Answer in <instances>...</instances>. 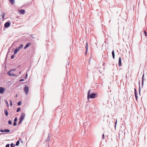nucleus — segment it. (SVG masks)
I'll list each match as a JSON object with an SVG mask.
<instances>
[{
	"instance_id": "33",
	"label": "nucleus",
	"mask_w": 147,
	"mask_h": 147,
	"mask_svg": "<svg viewBox=\"0 0 147 147\" xmlns=\"http://www.w3.org/2000/svg\"><path fill=\"white\" fill-rule=\"evenodd\" d=\"M23 46V45L22 44H21L20 46H19L21 48H22Z\"/></svg>"
},
{
	"instance_id": "14",
	"label": "nucleus",
	"mask_w": 147,
	"mask_h": 147,
	"mask_svg": "<svg viewBox=\"0 0 147 147\" xmlns=\"http://www.w3.org/2000/svg\"><path fill=\"white\" fill-rule=\"evenodd\" d=\"M112 55L113 58V59H115V55L114 51L113 50V51H112Z\"/></svg>"
},
{
	"instance_id": "5",
	"label": "nucleus",
	"mask_w": 147,
	"mask_h": 147,
	"mask_svg": "<svg viewBox=\"0 0 147 147\" xmlns=\"http://www.w3.org/2000/svg\"><path fill=\"white\" fill-rule=\"evenodd\" d=\"M25 117V114L24 113H21L19 119L23 121Z\"/></svg>"
},
{
	"instance_id": "44",
	"label": "nucleus",
	"mask_w": 147,
	"mask_h": 147,
	"mask_svg": "<svg viewBox=\"0 0 147 147\" xmlns=\"http://www.w3.org/2000/svg\"><path fill=\"white\" fill-rule=\"evenodd\" d=\"M19 74H21V71H20V72H19Z\"/></svg>"
},
{
	"instance_id": "46",
	"label": "nucleus",
	"mask_w": 147,
	"mask_h": 147,
	"mask_svg": "<svg viewBox=\"0 0 147 147\" xmlns=\"http://www.w3.org/2000/svg\"><path fill=\"white\" fill-rule=\"evenodd\" d=\"M17 95H16V97H17Z\"/></svg>"
},
{
	"instance_id": "40",
	"label": "nucleus",
	"mask_w": 147,
	"mask_h": 147,
	"mask_svg": "<svg viewBox=\"0 0 147 147\" xmlns=\"http://www.w3.org/2000/svg\"><path fill=\"white\" fill-rule=\"evenodd\" d=\"M15 69H10L9 71H15Z\"/></svg>"
},
{
	"instance_id": "4",
	"label": "nucleus",
	"mask_w": 147,
	"mask_h": 147,
	"mask_svg": "<svg viewBox=\"0 0 147 147\" xmlns=\"http://www.w3.org/2000/svg\"><path fill=\"white\" fill-rule=\"evenodd\" d=\"M10 25V22L9 21H8L6 22L4 24V26L5 28H8L9 27Z\"/></svg>"
},
{
	"instance_id": "23",
	"label": "nucleus",
	"mask_w": 147,
	"mask_h": 147,
	"mask_svg": "<svg viewBox=\"0 0 147 147\" xmlns=\"http://www.w3.org/2000/svg\"><path fill=\"white\" fill-rule=\"evenodd\" d=\"M5 100L6 103L7 104V107H9V105L8 104V102L7 100Z\"/></svg>"
},
{
	"instance_id": "9",
	"label": "nucleus",
	"mask_w": 147,
	"mask_h": 147,
	"mask_svg": "<svg viewBox=\"0 0 147 147\" xmlns=\"http://www.w3.org/2000/svg\"><path fill=\"white\" fill-rule=\"evenodd\" d=\"M51 140L50 136L49 134L48 135L47 138L46 140V142H49Z\"/></svg>"
},
{
	"instance_id": "37",
	"label": "nucleus",
	"mask_w": 147,
	"mask_h": 147,
	"mask_svg": "<svg viewBox=\"0 0 147 147\" xmlns=\"http://www.w3.org/2000/svg\"><path fill=\"white\" fill-rule=\"evenodd\" d=\"M104 137H105V136H104V134H103L102 135V139H104Z\"/></svg>"
},
{
	"instance_id": "36",
	"label": "nucleus",
	"mask_w": 147,
	"mask_h": 147,
	"mask_svg": "<svg viewBox=\"0 0 147 147\" xmlns=\"http://www.w3.org/2000/svg\"><path fill=\"white\" fill-rule=\"evenodd\" d=\"M0 131L1 132H4V130L1 129L0 130Z\"/></svg>"
},
{
	"instance_id": "32",
	"label": "nucleus",
	"mask_w": 147,
	"mask_h": 147,
	"mask_svg": "<svg viewBox=\"0 0 147 147\" xmlns=\"http://www.w3.org/2000/svg\"><path fill=\"white\" fill-rule=\"evenodd\" d=\"M10 145L9 144H7L6 145L5 147H9Z\"/></svg>"
},
{
	"instance_id": "21",
	"label": "nucleus",
	"mask_w": 147,
	"mask_h": 147,
	"mask_svg": "<svg viewBox=\"0 0 147 147\" xmlns=\"http://www.w3.org/2000/svg\"><path fill=\"white\" fill-rule=\"evenodd\" d=\"M10 131L8 129H4V132H8Z\"/></svg>"
},
{
	"instance_id": "39",
	"label": "nucleus",
	"mask_w": 147,
	"mask_h": 147,
	"mask_svg": "<svg viewBox=\"0 0 147 147\" xmlns=\"http://www.w3.org/2000/svg\"><path fill=\"white\" fill-rule=\"evenodd\" d=\"M17 48L19 50H20V49H22V48H21L20 47H17Z\"/></svg>"
},
{
	"instance_id": "25",
	"label": "nucleus",
	"mask_w": 147,
	"mask_h": 147,
	"mask_svg": "<svg viewBox=\"0 0 147 147\" xmlns=\"http://www.w3.org/2000/svg\"><path fill=\"white\" fill-rule=\"evenodd\" d=\"M10 147H15V145L12 143L10 144Z\"/></svg>"
},
{
	"instance_id": "16",
	"label": "nucleus",
	"mask_w": 147,
	"mask_h": 147,
	"mask_svg": "<svg viewBox=\"0 0 147 147\" xmlns=\"http://www.w3.org/2000/svg\"><path fill=\"white\" fill-rule=\"evenodd\" d=\"M144 74H143V76H142V87L143 86V84H144Z\"/></svg>"
},
{
	"instance_id": "19",
	"label": "nucleus",
	"mask_w": 147,
	"mask_h": 147,
	"mask_svg": "<svg viewBox=\"0 0 147 147\" xmlns=\"http://www.w3.org/2000/svg\"><path fill=\"white\" fill-rule=\"evenodd\" d=\"M14 1L15 0H9V2L12 5H13L14 3Z\"/></svg>"
},
{
	"instance_id": "31",
	"label": "nucleus",
	"mask_w": 147,
	"mask_h": 147,
	"mask_svg": "<svg viewBox=\"0 0 147 147\" xmlns=\"http://www.w3.org/2000/svg\"><path fill=\"white\" fill-rule=\"evenodd\" d=\"M14 57H15V56H14V55H12L11 56V59H13Z\"/></svg>"
},
{
	"instance_id": "15",
	"label": "nucleus",
	"mask_w": 147,
	"mask_h": 147,
	"mask_svg": "<svg viewBox=\"0 0 147 147\" xmlns=\"http://www.w3.org/2000/svg\"><path fill=\"white\" fill-rule=\"evenodd\" d=\"M4 113H5V114L6 116H7L8 115V111H7V110L6 109H5V110H4Z\"/></svg>"
},
{
	"instance_id": "8",
	"label": "nucleus",
	"mask_w": 147,
	"mask_h": 147,
	"mask_svg": "<svg viewBox=\"0 0 147 147\" xmlns=\"http://www.w3.org/2000/svg\"><path fill=\"white\" fill-rule=\"evenodd\" d=\"M85 49H86V51H85V54L86 55L87 53L88 50V44L87 42L86 43V47H85Z\"/></svg>"
},
{
	"instance_id": "42",
	"label": "nucleus",
	"mask_w": 147,
	"mask_h": 147,
	"mask_svg": "<svg viewBox=\"0 0 147 147\" xmlns=\"http://www.w3.org/2000/svg\"><path fill=\"white\" fill-rule=\"evenodd\" d=\"M10 105H11V106H12V102H10Z\"/></svg>"
},
{
	"instance_id": "12",
	"label": "nucleus",
	"mask_w": 147,
	"mask_h": 147,
	"mask_svg": "<svg viewBox=\"0 0 147 147\" xmlns=\"http://www.w3.org/2000/svg\"><path fill=\"white\" fill-rule=\"evenodd\" d=\"M19 12L22 14H24L25 13V11L24 9H21L19 11Z\"/></svg>"
},
{
	"instance_id": "35",
	"label": "nucleus",
	"mask_w": 147,
	"mask_h": 147,
	"mask_svg": "<svg viewBox=\"0 0 147 147\" xmlns=\"http://www.w3.org/2000/svg\"><path fill=\"white\" fill-rule=\"evenodd\" d=\"M144 34H145V35L146 36H147V34L146 31L144 30Z\"/></svg>"
},
{
	"instance_id": "2",
	"label": "nucleus",
	"mask_w": 147,
	"mask_h": 147,
	"mask_svg": "<svg viewBox=\"0 0 147 147\" xmlns=\"http://www.w3.org/2000/svg\"><path fill=\"white\" fill-rule=\"evenodd\" d=\"M11 72V71H8L7 72V74L8 75H9L10 76H11L15 77V76H17V74H14L13 73H12Z\"/></svg>"
},
{
	"instance_id": "20",
	"label": "nucleus",
	"mask_w": 147,
	"mask_h": 147,
	"mask_svg": "<svg viewBox=\"0 0 147 147\" xmlns=\"http://www.w3.org/2000/svg\"><path fill=\"white\" fill-rule=\"evenodd\" d=\"M5 15V13H2V14L1 15V16L2 17V19H4V16Z\"/></svg>"
},
{
	"instance_id": "43",
	"label": "nucleus",
	"mask_w": 147,
	"mask_h": 147,
	"mask_svg": "<svg viewBox=\"0 0 147 147\" xmlns=\"http://www.w3.org/2000/svg\"><path fill=\"white\" fill-rule=\"evenodd\" d=\"M9 102H10H10H12V101H11V100H9Z\"/></svg>"
},
{
	"instance_id": "45",
	"label": "nucleus",
	"mask_w": 147,
	"mask_h": 147,
	"mask_svg": "<svg viewBox=\"0 0 147 147\" xmlns=\"http://www.w3.org/2000/svg\"><path fill=\"white\" fill-rule=\"evenodd\" d=\"M69 65V63H68V64H67V65Z\"/></svg>"
},
{
	"instance_id": "30",
	"label": "nucleus",
	"mask_w": 147,
	"mask_h": 147,
	"mask_svg": "<svg viewBox=\"0 0 147 147\" xmlns=\"http://www.w3.org/2000/svg\"><path fill=\"white\" fill-rule=\"evenodd\" d=\"M17 121V117H16L14 119V121L16 122Z\"/></svg>"
},
{
	"instance_id": "13",
	"label": "nucleus",
	"mask_w": 147,
	"mask_h": 147,
	"mask_svg": "<svg viewBox=\"0 0 147 147\" xmlns=\"http://www.w3.org/2000/svg\"><path fill=\"white\" fill-rule=\"evenodd\" d=\"M19 50L16 48L14 51L13 54L15 55Z\"/></svg>"
},
{
	"instance_id": "26",
	"label": "nucleus",
	"mask_w": 147,
	"mask_h": 147,
	"mask_svg": "<svg viewBox=\"0 0 147 147\" xmlns=\"http://www.w3.org/2000/svg\"><path fill=\"white\" fill-rule=\"evenodd\" d=\"M8 123L9 124L11 125L12 124V122L11 121L9 120L8 122Z\"/></svg>"
},
{
	"instance_id": "10",
	"label": "nucleus",
	"mask_w": 147,
	"mask_h": 147,
	"mask_svg": "<svg viewBox=\"0 0 147 147\" xmlns=\"http://www.w3.org/2000/svg\"><path fill=\"white\" fill-rule=\"evenodd\" d=\"M134 94L136 98V100H137L138 97L137 96V93L136 89L134 88Z\"/></svg>"
},
{
	"instance_id": "27",
	"label": "nucleus",
	"mask_w": 147,
	"mask_h": 147,
	"mask_svg": "<svg viewBox=\"0 0 147 147\" xmlns=\"http://www.w3.org/2000/svg\"><path fill=\"white\" fill-rule=\"evenodd\" d=\"M20 109H21L20 108H18L16 110V112H19L20 111Z\"/></svg>"
},
{
	"instance_id": "22",
	"label": "nucleus",
	"mask_w": 147,
	"mask_h": 147,
	"mask_svg": "<svg viewBox=\"0 0 147 147\" xmlns=\"http://www.w3.org/2000/svg\"><path fill=\"white\" fill-rule=\"evenodd\" d=\"M19 144H20V141H19L18 140V141H17L16 142V146H18Z\"/></svg>"
},
{
	"instance_id": "7",
	"label": "nucleus",
	"mask_w": 147,
	"mask_h": 147,
	"mask_svg": "<svg viewBox=\"0 0 147 147\" xmlns=\"http://www.w3.org/2000/svg\"><path fill=\"white\" fill-rule=\"evenodd\" d=\"M31 45V43L30 42L28 43L26 45L25 47H24V49H26L29 46H30Z\"/></svg>"
},
{
	"instance_id": "24",
	"label": "nucleus",
	"mask_w": 147,
	"mask_h": 147,
	"mask_svg": "<svg viewBox=\"0 0 147 147\" xmlns=\"http://www.w3.org/2000/svg\"><path fill=\"white\" fill-rule=\"evenodd\" d=\"M22 102L21 101L18 102L17 103L18 106H19L20 105L22 104Z\"/></svg>"
},
{
	"instance_id": "38",
	"label": "nucleus",
	"mask_w": 147,
	"mask_h": 147,
	"mask_svg": "<svg viewBox=\"0 0 147 147\" xmlns=\"http://www.w3.org/2000/svg\"><path fill=\"white\" fill-rule=\"evenodd\" d=\"M24 81V79H21L20 80V82H23Z\"/></svg>"
},
{
	"instance_id": "6",
	"label": "nucleus",
	"mask_w": 147,
	"mask_h": 147,
	"mask_svg": "<svg viewBox=\"0 0 147 147\" xmlns=\"http://www.w3.org/2000/svg\"><path fill=\"white\" fill-rule=\"evenodd\" d=\"M5 91V89L4 88L0 87V93L1 94L3 93Z\"/></svg>"
},
{
	"instance_id": "17",
	"label": "nucleus",
	"mask_w": 147,
	"mask_h": 147,
	"mask_svg": "<svg viewBox=\"0 0 147 147\" xmlns=\"http://www.w3.org/2000/svg\"><path fill=\"white\" fill-rule=\"evenodd\" d=\"M91 91V90H89L88 92V94H87V98L88 99L89 98V96L90 94V93Z\"/></svg>"
},
{
	"instance_id": "3",
	"label": "nucleus",
	"mask_w": 147,
	"mask_h": 147,
	"mask_svg": "<svg viewBox=\"0 0 147 147\" xmlns=\"http://www.w3.org/2000/svg\"><path fill=\"white\" fill-rule=\"evenodd\" d=\"M24 91L25 93L27 95L29 92V88L28 86H26L24 88Z\"/></svg>"
},
{
	"instance_id": "1",
	"label": "nucleus",
	"mask_w": 147,
	"mask_h": 147,
	"mask_svg": "<svg viewBox=\"0 0 147 147\" xmlns=\"http://www.w3.org/2000/svg\"><path fill=\"white\" fill-rule=\"evenodd\" d=\"M96 93H92L89 96V98H96L97 96Z\"/></svg>"
},
{
	"instance_id": "41",
	"label": "nucleus",
	"mask_w": 147,
	"mask_h": 147,
	"mask_svg": "<svg viewBox=\"0 0 147 147\" xmlns=\"http://www.w3.org/2000/svg\"><path fill=\"white\" fill-rule=\"evenodd\" d=\"M27 76H28V74H27V73H26V76H25V79H26L27 77Z\"/></svg>"
},
{
	"instance_id": "34",
	"label": "nucleus",
	"mask_w": 147,
	"mask_h": 147,
	"mask_svg": "<svg viewBox=\"0 0 147 147\" xmlns=\"http://www.w3.org/2000/svg\"><path fill=\"white\" fill-rule=\"evenodd\" d=\"M117 123V119L116 120V121L115 123V128H116Z\"/></svg>"
},
{
	"instance_id": "29",
	"label": "nucleus",
	"mask_w": 147,
	"mask_h": 147,
	"mask_svg": "<svg viewBox=\"0 0 147 147\" xmlns=\"http://www.w3.org/2000/svg\"><path fill=\"white\" fill-rule=\"evenodd\" d=\"M17 122H14L13 124V126H16L17 125Z\"/></svg>"
},
{
	"instance_id": "18",
	"label": "nucleus",
	"mask_w": 147,
	"mask_h": 147,
	"mask_svg": "<svg viewBox=\"0 0 147 147\" xmlns=\"http://www.w3.org/2000/svg\"><path fill=\"white\" fill-rule=\"evenodd\" d=\"M139 90H139V94L140 95L141 89H140V82H139Z\"/></svg>"
},
{
	"instance_id": "28",
	"label": "nucleus",
	"mask_w": 147,
	"mask_h": 147,
	"mask_svg": "<svg viewBox=\"0 0 147 147\" xmlns=\"http://www.w3.org/2000/svg\"><path fill=\"white\" fill-rule=\"evenodd\" d=\"M22 121H23L19 119V123H18V125H20L22 123Z\"/></svg>"
},
{
	"instance_id": "11",
	"label": "nucleus",
	"mask_w": 147,
	"mask_h": 147,
	"mask_svg": "<svg viewBox=\"0 0 147 147\" xmlns=\"http://www.w3.org/2000/svg\"><path fill=\"white\" fill-rule=\"evenodd\" d=\"M118 65L119 66H121V57H120L119 59V63Z\"/></svg>"
}]
</instances>
